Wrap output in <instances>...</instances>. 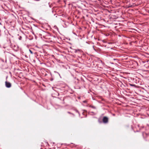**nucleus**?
Here are the masks:
<instances>
[{
	"mask_svg": "<svg viewBox=\"0 0 149 149\" xmlns=\"http://www.w3.org/2000/svg\"><path fill=\"white\" fill-rule=\"evenodd\" d=\"M57 72V73H58L57 72Z\"/></svg>",
	"mask_w": 149,
	"mask_h": 149,
	"instance_id": "obj_15",
	"label": "nucleus"
},
{
	"mask_svg": "<svg viewBox=\"0 0 149 149\" xmlns=\"http://www.w3.org/2000/svg\"><path fill=\"white\" fill-rule=\"evenodd\" d=\"M29 52H30V53L31 54H33V52H32V51L31 50L29 49Z\"/></svg>",
	"mask_w": 149,
	"mask_h": 149,
	"instance_id": "obj_6",
	"label": "nucleus"
},
{
	"mask_svg": "<svg viewBox=\"0 0 149 149\" xmlns=\"http://www.w3.org/2000/svg\"><path fill=\"white\" fill-rule=\"evenodd\" d=\"M22 37L21 36H20L19 38V40H21L22 39Z\"/></svg>",
	"mask_w": 149,
	"mask_h": 149,
	"instance_id": "obj_7",
	"label": "nucleus"
},
{
	"mask_svg": "<svg viewBox=\"0 0 149 149\" xmlns=\"http://www.w3.org/2000/svg\"><path fill=\"white\" fill-rule=\"evenodd\" d=\"M58 74H59V75H60V74H59V73H58Z\"/></svg>",
	"mask_w": 149,
	"mask_h": 149,
	"instance_id": "obj_17",
	"label": "nucleus"
},
{
	"mask_svg": "<svg viewBox=\"0 0 149 149\" xmlns=\"http://www.w3.org/2000/svg\"><path fill=\"white\" fill-rule=\"evenodd\" d=\"M68 113H69V114H72V113H70V112H68Z\"/></svg>",
	"mask_w": 149,
	"mask_h": 149,
	"instance_id": "obj_11",
	"label": "nucleus"
},
{
	"mask_svg": "<svg viewBox=\"0 0 149 149\" xmlns=\"http://www.w3.org/2000/svg\"><path fill=\"white\" fill-rule=\"evenodd\" d=\"M89 107H91L93 109H96V107H95L93 106V105H90L89 106Z\"/></svg>",
	"mask_w": 149,
	"mask_h": 149,
	"instance_id": "obj_4",
	"label": "nucleus"
},
{
	"mask_svg": "<svg viewBox=\"0 0 149 149\" xmlns=\"http://www.w3.org/2000/svg\"><path fill=\"white\" fill-rule=\"evenodd\" d=\"M6 86L7 88H10L11 87V84L9 82H8L7 81L5 82Z\"/></svg>",
	"mask_w": 149,
	"mask_h": 149,
	"instance_id": "obj_2",
	"label": "nucleus"
},
{
	"mask_svg": "<svg viewBox=\"0 0 149 149\" xmlns=\"http://www.w3.org/2000/svg\"><path fill=\"white\" fill-rule=\"evenodd\" d=\"M58 74H59V75H60V74H59V73H58Z\"/></svg>",
	"mask_w": 149,
	"mask_h": 149,
	"instance_id": "obj_16",
	"label": "nucleus"
},
{
	"mask_svg": "<svg viewBox=\"0 0 149 149\" xmlns=\"http://www.w3.org/2000/svg\"><path fill=\"white\" fill-rule=\"evenodd\" d=\"M83 102L84 103H86L87 102V101L86 100H85V101H83Z\"/></svg>",
	"mask_w": 149,
	"mask_h": 149,
	"instance_id": "obj_10",
	"label": "nucleus"
},
{
	"mask_svg": "<svg viewBox=\"0 0 149 149\" xmlns=\"http://www.w3.org/2000/svg\"><path fill=\"white\" fill-rule=\"evenodd\" d=\"M113 60H116V59H113Z\"/></svg>",
	"mask_w": 149,
	"mask_h": 149,
	"instance_id": "obj_14",
	"label": "nucleus"
},
{
	"mask_svg": "<svg viewBox=\"0 0 149 149\" xmlns=\"http://www.w3.org/2000/svg\"><path fill=\"white\" fill-rule=\"evenodd\" d=\"M102 121L104 123H107L108 121V118L106 116L104 117L102 119Z\"/></svg>",
	"mask_w": 149,
	"mask_h": 149,
	"instance_id": "obj_1",
	"label": "nucleus"
},
{
	"mask_svg": "<svg viewBox=\"0 0 149 149\" xmlns=\"http://www.w3.org/2000/svg\"><path fill=\"white\" fill-rule=\"evenodd\" d=\"M76 112L78 113V114H79V115H80L79 113L78 110H76Z\"/></svg>",
	"mask_w": 149,
	"mask_h": 149,
	"instance_id": "obj_9",
	"label": "nucleus"
},
{
	"mask_svg": "<svg viewBox=\"0 0 149 149\" xmlns=\"http://www.w3.org/2000/svg\"><path fill=\"white\" fill-rule=\"evenodd\" d=\"M129 85L132 86L134 87H136V85L135 84H129Z\"/></svg>",
	"mask_w": 149,
	"mask_h": 149,
	"instance_id": "obj_5",
	"label": "nucleus"
},
{
	"mask_svg": "<svg viewBox=\"0 0 149 149\" xmlns=\"http://www.w3.org/2000/svg\"><path fill=\"white\" fill-rule=\"evenodd\" d=\"M91 113H94V112H92Z\"/></svg>",
	"mask_w": 149,
	"mask_h": 149,
	"instance_id": "obj_13",
	"label": "nucleus"
},
{
	"mask_svg": "<svg viewBox=\"0 0 149 149\" xmlns=\"http://www.w3.org/2000/svg\"><path fill=\"white\" fill-rule=\"evenodd\" d=\"M93 49L95 51H96V49H95V48H94V46L93 45Z\"/></svg>",
	"mask_w": 149,
	"mask_h": 149,
	"instance_id": "obj_8",
	"label": "nucleus"
},
{
	"mask_svg": "<svg viewBox=\"0 0 149 149\" xmlns=\"http://www.w3.org/2000/svg\"><path fill=\"white\" fill-rule=\"evenodd\" d=\"M74 52L75 53H77L78 52H80L81 51L80 49H74Z\"/></svg>",
	"mask_w": 149,
	"mask_h": 149,
	"instance_id": "obj_3",
	"label": "nucleus"
},
{
	"mask_svg": "<svg viewBox=\"0 0 149 149\" xmlns=\"http://www.w3.org/2000/svg\"><path fill=\"white\" fill-rule=\"evenodd\" d=\"M56 29L57 30H58V28H57V27L56 26Z\"/></svg>",
	"mask_w": 149,
	"mask_h": 149,
	"instance_id": "obj_12",
	"label": "nucleus"
}]
</instances>
